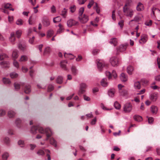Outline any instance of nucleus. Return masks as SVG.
<instances>
[{
  "instance_id": "32",
  "label": "nucleus",
  "mask_w": 160,
  "mask_h": 160,
  "mask_svg": "<svg viewBox=\"0 0 160 160\" xmlns=\"http://www.w3.org/2000/svg\"><path fill=\"white\" fill-rule=\"evenodd\" d=\"M106 78L103 79L101 81V84L103 87H106L108 86V83L107 82Z\"/></svg>"
},
{
  "instance_id": "9",
  "label": "nucleus",
  "mask_w": 160,
  "mask_h": 160,
  "mask_svg": "<svg viewBox=\"0 0 160 160\" xmlns=\"http://www.w3.org/2000/svg\"><path fill=\"white\" fill-rule=\"evenodd\" d=\"M106 75L108 77L109 80L111 79L112 77L115 78L117 77V74L116 73V71L114 70H113L112 74L109 72H106Z\"/></svg>"
},
{
  "instance_id": "3",
  "label": "nucleus",
  "mask_w": 160,
  "mask_h": 160,
  "mask_svg": "<svg viewBox=\"0 0 160 160\" xmlns=\"http://www.w3.org/2000/svg\"><path fill=\"white\" fill-rule=\"evenodd\" d=\"M124 87V86L121 84L118 85L119 92L121 96L126 97L128 94V91L126 89L123 88Z\"/></svg>"
},
{
  "instance_id": "44",
  "label": "nucleus",
  "mask_w": 160,
  "mask_h": 160,
  "mask_svg": "<svg viewBox=\"0 0 160 160\" xmlns=\"http://www.w3.org/2000/svg\"><path fill=\"white\" fill-rule=\"evenodd\" d=\"M71 71L72 73L74 75H76L77 73V70L75 66H73L71 68Z\"/></svg>"
},
{
  "instance_id": "17",
  "label": "nucleus",
  "mask_w": 160,
  "mask_h": 160,
  "mask_svg": "<svg viewBox=\"0 0 160 160\" xmlns=\"http://www.w3.org/2000/svg\"><path fill=\"white\" fill-rule=\"evenodd\" d=\"M24 92L26 94H29L31 91V86L29 85H26L25 86L24 89Z\"/></svg>"
},
{
  "instance_id": "25",
  "label": "nucleus",
  "mask_w": 160,
  "mask_h": 160,
  "mask_svg": "<svg viewBox=\"0 0 160 160\" xmlns=\"http://www.w3.org/2000/svg\"><path fill=\"white\" fill-rule=\"evenodd\" d=\"M64 56L65 58H68L70 59H73L74 58V56L73 55L70 53H65Z\"/></svg>"
},
{
  "instance_id": "40",
  "label": "nucleus",
  "mask_w": 160,
  "mask_h": 160,
  "mask_svg": "<svg viewBox=\"0 0 160 160\" xmlns=\"http://www.w3.org/2000/svg\"><path fill=\"white\" fill-rule=\"evenodd\" d=\"M134 119L136 121L140 122L142 120V118L138 115H135L133 117Z\"/></svg>"
},
{
  "instance_id": "38",
  "label": "nucleus",
  "mask_w": 160,
  "mask_h": 160,
  "mask_svg": "<svg viewBox=\"0 0 160 160\" xmlns=\"http://www.w3.org/2000/svg\"><path fill=\"white\" fill-rule=\"evenodd\" d=\"M3 141L7 145H9L10 143V140L8 137H5L3 138Z\"/></svg>"
},
{
  "instance_id": "22",
  "label": "nucleus",
  "mask_w": 160,
  "mask_h": 160,
  "mask_svg": "<svg viewBox=\"0 0 160 160\" xmlns=\"http://www.w3.org/2000/svg\"><path fill=\"white\" fill-rule=\"evenodd\" d=\"M115 92V90L114 89H111L108 91V95L110 97H113L114 96V93Z\"/></svg>"
},
{
  "instance_id": "18",
  "label": "nucleus",
  "mask_w": 160,
  "mask_h": 160,
  "mask_svg": "<svg viewBox=\"0 0 160 160\" xmlns=\"http://www.w3.org/2000/svg\"><path fill=\"white\" fill-rule=\"evenodd\" d=\"M120 78L121 80L123 82H125L128 80L127 76L123 73L121 74Z\"/></svg>"
},
{
  "instance_id": "29",
  "label": "nucleus",
  "mask_w": 160,
  "mask_h": 160,
  "mask_svg": "<svg viewBox=\"0 0 160 160\" xmlns=\"http://www.w3.org/2000/svg\"><path fill=\"white\" fill-rule=\"evenodd\" d=\"M141 87L140 82L138 81L135 82L134 84V87L135 89H139Z\"/></svg>"
},
{
  "instance_id": "28",
  "label": "nucleus",
  "mask_w": 160,
  "mask_h": 160,
  "mask_svg": "<svg viewBox=\"0 0 160 160\" xmlns=\"http://www.w3.org/2000/svg\"><path fill=\"white\" fill-rule=\"evenodd\" d=\"M144 9V8L143 4L140 2L138 3L137 7V11H140Z\"/></svg>"
},
{
  "instance_id": "37",
  "label": "nucleus",
  "mask_w": 160,
  "mask_h": 160,
  "mask_svg": "<svg viewBox=\"0 0 160 160\" xmlns=\"http://www.w3.org/2000/svg\"><path fill=\"white\" fill-rule=\"evenodd\" d=\"M63 78L61 76H59L56 79V82L57 83L61 84L62 82Z\"/></svg>"
},
{
  "instance_id": "41",
  "label": "nucleus",
  "mask_w": 160,
  "mask_h": 160,
  "mask_svg": "<svg viewBox=\"0 0 160 160\" xmlns=\"http://www.w3.org/2000/svg\"><path fill=\"white\" fill-rule=\"evenodd\" d=\"M9 156V154L7 152H5L2 155V158L3 160H6Z\"/></svg>"
},
{
  "instance_id": "50",
  "label": "nucleus",
  "mask_w": 160,
  "mask_h": 160,
  "mask_svg": "<svg viewBox=\"0 0 160 160\" xmlns=\"http://www.w3.org/2000/svg\"><path fill=\"white\" fill-rule=\"evenodd\" d=\"M94 8L96 10L97 12L99 14L100 12V9L97 3H95V6H94Z\"/></svg>"
},
{
  "instance_id": "33",
  "label": "nucleus",
  "mask_w": 160,
  "mask_h": 160,
  "mask_svg": "<svg viewBox=\"0 0 160 160\" xmlns=\"http://www.w3.org/2000/svg\"><path fill=\"white\" fill-rule=\"evenodd\" d=\"M15 112L12 110L9 111L8 112V116L10 118L13 117L15 115Z\"/></svg>"
},
{
  "instance_id": "62",
  "label": "nucleus",
  "mask_w": 160,
  "mask_h": 160,
  "mask_svg": "<svg viewBox=\"0 0 160 160\" xmlns=\"http://www.w3.org/2000/svg\"><path fill=\"white\" fill-rule=\"evenodd\" d=\"M6 112L5 111L2 110H0V116H2L5 115Z\"/></svg>"
},
{
  "instance_id": "24",
  "label": "nucleus",
  "mask_w": 160,
  "mask_h": 160,
  "mask_svg": "<svg viewBox=\"0 0 160 160\" xmlns=\"http://www.w3.org/2000/svg\"><path fill=\"white\" fill-rule=\"evenodd\" d=\"M0 65L4 68H8L9 67V63L7 61H3L0 63Z\"/></svg>"
},
{
  "instance_id": "19",
  "label": "nucleus",
  "mask_w": 160,
  "mask_h": 160,
  "mask_svg": "<svg viewBox=\"0 0 160 160\" xmlns=\"http://www.w3.org/2000/svg\"><path fill=\"white\" fill-rule=\"evenodd\" d=\"M158 98V94L157 93H153L151 95L150 99L153 102H155Z\"/></svg>"
},
{
  "instance_id": "53",
  "label": "nucleus",
  "mask_w": 160,
  "mask_h": 160,
  "mask_svg": "<svg viewBox=\"0 0 160 160\" xmlns=\"http://www.w3.org/2000/svg\"><path fill=\"white\" fill-rule=\"evenodd\" d=\"M84 11V8H81L79 9V16H83L82 14L83 13Z\"/></svg>"
},
{
  "instance_id": "55",
  "label": "nucleus",
  "mask_w": 160,
  "mask_h": 160,
  "mask_svg": "<svg viewBox=\"0 0 160 160\" xmlns=\"http://www.w3.org/2000/svg\"><path fill=\"white\" fill-rule=\"evenodd\" d=\"M94 2L93 0H91L89 2V3L88 4V8H91V7H92V6L93 5V4H94Z\"/></svg>"
},
{
  "instance_id": "39",
  "label": "nucleus",
  "mask_w": 160,
  "mask_h": 160,
  "mask_svg": "<svg viewBox=\"0 0 160 160\" xmlns=\"http://www.w3.org/2000/svg\"><path fill=\"white\" fill-rule=\"evenodd\" d=\"M58 27L59 28L57 31V34L60 33L62 32L63 31L64 29L63 26L61 24H59L58 25Z\"/></svg>"
},
{
  "instance_id": "57",
  "label": "nucleus",
  "mask_w": 160,
  "mask_h": 160,
  "mask_svg": "<svg viewBox=\"0 0 160 160\" xmlns=\"http://www.w3.org/2000/svg\"><path fill=\"white\" fill-rule=\"evenodd\" d=\"M16 34L18 38H19L22 34V31L20 30L17 31L16 32Z\"/></svg>"
},
{
  "instance_id": "21",
  "label": "nucleus",
  "mask_w": 160,
  "mask_h": 160,
  "mask_svg": "<svg viewBox=\"0 0 160 160\" xmlns=\"http://www.w3.org/2000/svg\"><path fill=\"white\" fill-rule=\"evenodd\" d=\"M24 85V83L23 82H20V84L15 82L14 84L15 89L17 90H18L20 88V86H23Z\"/></svg>"
},
{
  "instance_id": "35",
  "label": "nucleus",
  "mask_w": 160,
  "mask_h": 160,
  "mask_svg": "<svg viewBox=\"0 0 160 160\" xmlns=\"http://www.w3.org/2000/svg\"><path fill=\"white\" fill-rule=\"evenodd\" d=\"M51 51V49L49 47H46L44 49L43 52V55H45L49 54Z\"/></svg>"
},
{
  "instance_id": "26",
  "label": "nucleus",
  "mask_w": 160,
  "mask_h": 160,
  "mask_svg": "<svg viewBox=\"0 0 160 160\" xmlns=\"http://www.w3.org/2000/svg\"><path fill=\"white\" fill-rule=\"evenodd\" d=\"M133 70L134 68L133 67L131 66H128L127 69V72L130 75H131L132 74V72L133 71Z\"/></svg>"
},
{
  "instance_id": "60",
  "label": "nucleus",
  "mask_w": 160,
  "mask_h": 160,
  "mask_svg": "<svg viewBox=\"0 0 160 160\" xmlns=\"http://www.w3.org/2000/svg\"><path fill=\"white\" fill-rule=\"evenodd\" d=\"M148 120L149 123H152L154 121V118L152 117H149Z\"/></svg>"
},
{
  "instance_id": "16",
  "label": "nucleus",
  "mask_w": 160,
  "mask_h": 160,
  "mask_svg": "<svg viewBox=\"0 0 160 160\" xmlns=\"http://www.w3.org/2000/svg\"><path fill=\"white\" fill-rule=\"evenodd\" d=\"M42 23L43 25L46 27L48 26L50 24L49 19L46 17H44L43 18L42 21Z\"/></svg>"
},
{
  "instance_id": "20",
  "label": "nucleus",
  "mask_w": 160,
  "mask_h": 160,
  "mask_svg": "<svg viewBox=\"0 0 160 160\" xmlns=\"http://www.w3.org/2000/svg\"><path fill=\"white\" fill-rule=\"evenodd\" d=\"M50 151L48 149L45 150V151H43L42 150L40 149L37 152V154L39 155H42L45 154L46 152H50Z\"/></svg>"
},
{
  "instance_id": "10",
  "label": "nucleus",
  "mask_w": 160,
  "mask_h": 160,
  "mask_svg": "<svg viewBox=\"0 0 160 160\" xmlns=\"http://www.w3.org/2000/svg\"><path fill=\"white\" fill-rule=\"evenodd\" d=\"M78 24V22L73 19H70L67 22V24L68 27H71L73 26L76 25Z\"/></svg>"
},
{
  "instance_id": "2",
  "label": "nucleus",
  "mask_w": 160,
  "mask_h": 160,
  "mask_svg": "<svg viewBox=\"0 0 160 160\" xmlns=\"http://www.w3.org/2000/svg\"><path fill=\"white\" fill-rule=\"evenodd\" d=\"M127 5H125L123 8V12L124 14L126 16L132 18L134 14V11L131 8L128 7Z\"/></svg>"
},
{
  "instance_id": "6",
  "label": "nucleus",
  "mask_w": 160,
  "mask_h": 160,
  "mask_svg": "<svg viewBox=\"0 0 160 160\" xmlns=\"http://www.w3.org/2000/svg\"><path fill=\"white\" fill-rule=\"evenodd\" d=\"M87 87V85L85 83H82L80 85V88L78 92V94L81 95L83 94L85 92V89Z\"/></svg>"
},
{
  "instance_id": "4",
  "label": "nucleus",
  "mask_w": 160,
  "mask_h": 160,
  "mask_svg": "<svg viewBox=\"0 0 160 160\" xmlns=\"http://www.w3.org/2000/svg\"><path fill=\"white\" fill-rule=\"evenodd\" d=\"M98 68L100 71H101L102 69L105 67H107L108 64H105V62L101 60L98 59L96 61Z\"/></svg>"
},
{
  "instance_id": "59",
  "label": "nucleus",
  "mask_w": 160,
  "mask_h": 160,
  "mask_svg": "<svg viewBox=\"0 0 160 160\" xmlns=\"http://www.w3.org/2000/svg\"><path fill=\"white\" fill-rule=\"evenodd\" d=\"M13 64L14 66L16 68H18L19 67V65L18 63L15 60L13 61Z\"/></svg>"
},
{
  "instance_id": "27",
  "label": "nucleus",
  "mask_w": 160,
  "mask_h": 160,
  "mask_svg": "<svg viewBox=\"0 0 160 160\" xmlns=\"http://www.w3.org/2000/svg\"><path fill=\"white\" fill-rule=\"evenodd\" d=\"M110 43L112 44H113V45L115 46H116L117 44V40L115 38H111L110 41Z\"/></svg>"
},
{
  "instance_id": "7",
  "label": "nucleus",
  "mask_w": 160,
  "mask_h": 160,
  "mask_svg": "<svg viewBox=\"0 0 160 160\" xmlns=\"http://www.w3.org/2000/svg\"><path fill=\"white\" fill-rule=\"evenodd\" d=\"M110 61L111 64L113 66H117L119 64V60L117 57H112L110 59Z\"/></svg>"
},
{
  "instance_id": "1",
  "label": "nucleus",
  "mask_w": 160,
  "mask_h": 160,
  "mask_svg": "<svg viewBox=\"0 0 160 160\" xmlns=\"http://www.w3.org/2000/svg\"><path fill=\"white\" fill-rule=\"evenodd\" d=\"M38 130L40 133H45L47 136L46 140H48L49 138L52 135V132L51 130L48 128H46L45 130L39 126H33L31 129V132L33 134H36L37 132V131Z\"/></svg>"
},
{
  "instance_id": "36",
  "label": "nucleus",
  "mask_w": 160,
  "mask_h": 160,
  "mask_svg": "<svg viewBox=\"0 0 160 160\" xmlns=\"http://www.w3.org/2000/svg\"><path fill=\"white\" fill-rule=\"evenodd\" d=\"M67 10L65 8H64L62 11L61 15H62L64 18H66L67 16Z\"/></svg>"
},
{
  "instance_id": "49",
  "label": "nucleus",
  "mask_w": 160,
  "mask_h": 160,
  "mask_svg": "<svg viewBox=\"0 0 160 160\" xmlns=\"http://www.w3.org/2000/svg\"><path fill=\"white\" fill-rule=\"evenodd\" d=\"M18 76V75L14 72H12L10 74V77L12 78H16Z\"/></svg>"
},
{
  "instance_id": "42",
  "label": "nucleus",
  "mask_w": 160,
  "mask_h": 160,
  "mask_svg": "<svg viewBox=\"0 0 160 160\" xmlns=\"http://www.w3.org/2000/svg\"><path fill=\"white\" fill-rule=\"evenodd\" d=\"M3 82L5 84H10L11 83L9 79L5 78H3Z\"/></svg>"
},
{
  "instance_id": "51",
  "label": "nucleus",
  "mask_w": 160,
  "mask_h": 160,
  "mask_svg": "<svg viewBox=\"0 0 160 160\" xmlns=\"http://www.w3.org/2000/svg\"><path fill=\"white\" fill-rule=\"evenodd\" d=\"M115 108L118 109H119L121 108V105L117 102H116L114 104Z\"/></svg>"
},
{
  "instance_id": "45",
  "label": "nucleus",
  "mask_w": 160,
  "mask_h": 160,
  "mask_svg": "<svg viewBox=\"0 0 160 160\" xmlns=\"http://www.w3.org/2000/svg\"><path fill=\"white\" fill-rule=\"evenodd\" d=\"M61 20V18L60 17L58 16L54 18L53 19V22L54 23H56L60 22Z\"/></svg>"
},
{
  "instance_id": "64",
  "label": "nucleus",
  "mask_w": 160,
  "mask_h": 160,
  "mask_svg": "<svg viewBox=\"0 0 160 160\" xmlns=\"http://www.w3.org/2000/svg\"><path fill=\"white\" fill-rule=\"evenodd\" d=\"M157 62L158 68L160 69V58L159 57L157 58Z\"/></svg>"
},
{
  "instance_id": "52",
  "label": "nucleus",
  "mask_w": 160,
  "mask_h": 160,
  "mask_svg": "<svg viewBox=\"0 0 160 160\" xmlns=\"http://www.w3.org/2000/svg\"><path fill=\"white\" fill-rule=\"evenodd\" d=\"M8 58V56L5 54H2L0 55V60H2L4 58Z\"/></svg>"
},
{
  "instance_id": "12",
  "label": "nucleus",
  "mask_w": 160,
  "mask_h": 160,
  "mask_svg": "<svg viewBox=\"0 0 160 160\" xmlns=\"http://www.w3.org/2000/svg\"><path fill=\"white\" fill-rule=\"evenodd\" d=\"M127 48V46L126 45H121L117 48V54H118L120 52H122L125 51Z\"/></svg>"
},
{
  "instance_id": "58",
  "label": "nucleus",
  "mask_w": 160,
  "mask_h": 160,
  "mask_svg": "<svg viewBox=\"0 0 160 160\" xmlns=\"http://www.w3.org/2000/svg\"><path fill=\"white\" fill-rule=\"evenodd\" d=\"M18 144L19 145H21V147H23L24 144V141L22 140H20L18 142Z\"/></svg>"
},
{
  "instance_id": "34",
  "label": "nucleus",
  "mask_w": 160,
  "mask_h": 160,
  "mask_svg": "<svg viewBox=\"0 0 160 160\" xmlns=\"http://www.w3.org/2000/svg\"><path fill=\"white\" fill-rule=\"evenodd\" d=\"M18 47L21 50L23 51L26 48V45L24 43H20L18 45Z\"/></svg>"
},
{
  "instance_id": "14",
  "label": "nucleus",
  "mask_w": 160,
  "mask_h": 160,
  "mask_svg": "<svg viewBox=\"0 0 160 160\" xmlns=\"http://www.w3.org/2000/svg\"><path fill=\"white\" fill-rule=\"evenodd\" d=\"M68 63V62L66 60H63L60 63V66L61 68L65 70H67L68 68L66 67V64Z\"/></svg>"
},
{
  "instance_id": "15",
  "label": "nucleus",
  "mask_w": 160,
  "mask_h": 160,
  "mask_svg": "<svg viewBox=\"0 0 160 160\" xmlns=\"http://www.w3.org/2000/svg\"><path fill=\"white\" fill-rule=\"evenodd\" d=\"M150 111L153 114H156L158 111V108L156 106L152 105L151 107Z\"/></svg>"
},
{
  "instance_id": "61",
  "label": "nucleus",
  "mask_w": 160,
  "mask_h": 160,
  "mask_svg": "<svg viewBox=\"0 0 160 160\" xmlns=\"http://www.w3.org/2000/svg\"><path fill=\"white\" fill-rule=\"evenodd\" d=\"M148 81L145 79H142L141 80V83L144 85H146L148 83Z\"/></svg>"
},
{
  "instance_id": "46",
  "label": "nucleus",
  "mask_w": 160,
  "mask_h": 160,
  "mask_svg": "<svg viewBox=\"0 0 160 160\" xmlns=\"http://www.w3.org/2000/svg\"><path fill=\"white\" fill-rule=\"evenodd\" d=\"M50 143L54 146L55 147L57 146L56 142L55 140L52 138H51L50 139Z\"/></svg>"
},
{
  "instance_id": "5",
  "label": "nucleus",
  "mask_w": 160,
  "mask_h": 160,
  "mask_svg": "<svg viewBox=\"0 0 160 160\" xmlns=\"http://www.w3.org/2000/svg\"><path fill=\"white\" fill-rule=\"evenodd\" d=\"M152 11L153 15L156 17L158 21H160V10L155 8H153Z\"/></svg>"
},
{
  "instance_id": "48",
  "label": "nucleus",
  "mask_w": 160,
  "mask_h": 160,
  "mask_svg": "<svg viewBox=\"0 0 160 160\" xmlns=\"http://www.w3.org/2000/svg\"><path fill=\"white\" fill-rule=\"evenodd\" d=\"M28 60V57L26 56L22 55V56L20 60L21 62H25L27 61Z\"/></svg>"
},
{
  "instance_id": "13",
  "label": "nucleus",
  "mask_w": 160,
  "mask_h": 160,
  "mask_svg": "<svg viewBox=\"0 0 160 160\" xmlns=\"http://www.w3.org/2000/svg\"><path fill=\"white\" fill-rule=\"evenodd\" d=\"M141 38L139 41L141 44H143L145 43L148 40V36L146 34H143L141 36Z\"/></svg>"
},
{
  "instance_id": "47",
  "label": "nucleus",
  "mask_w": 160,
  "mask_h": 160,
  "mask_svg": "<svg viewBox=\"0 0 160 160\" xmlns=\"http://www.w3.org/2000/svg\"><path fill=\"white\" fill-rule=\"evenodd\" d=\"M54 89L53 85L52 84H50L49 85L48 88V92H50L52 91Z\"/></svg>"
},
{
  "instance_id": "11",
  "label": "nucleus",
  "mask_w": 160,
  "mask_h": 160,
  "mask_svg": "<svg viewBox=\"0 0 160 160\" xmlns=\"http://www.w3.org/2000/svg\"><path fill=\"white\" fill-rule=\"evenodd\" d=\"M79 18L81 22L83 23L87 22L88 20V16L85 14H83L82 16H79Z\"/></svg>"
},
{
  "instance_id": "54",
  "label": "nucleus",
  "mask_w": 160,
  "mask_h": 160,
  "mask_svg": "<svg viewBox=\"0 0 160 160\" xmlns=\"http://www.w3.org/2000/svg\"><path fill=\"white\" fill-rule=\"evenodd\" d=\"M23 21L21 19H18L16 22V24L18 25H21L23 24Z\"/></svg>"
},
{
  "instance_id": "63",
  "label": "nucleus",
  "mask_w": 160,
  "mask_h": 160,
  "mask_svg": "<svg viewBox=\"0 0 160 160\" xmlns=\"http://www.w3.org/2000/svg\"><path fill=\"white\" fill-rule=\"evenodd\" d=\"M123 21L122 20H121L120 21L118 22V24L120 26L121 28H122L123 27Z\"/></svg>"
},
{
  "instance_id": "30",
  "label": "nucleus",
  "mask_w": 160,
  "mask_h": 160,
  "mask_svg": "<svg viewBox=\"0 0 160 160\" xmlns=\"http://www.w3.org/2000/svg\"><path fill=\"white\" fill-rule=\"evenodd\" d=\"M9 40L11 43L12 44L14 43V42L15 40V34L14 33H11Z\"/></svg>"
},
{
  "instance_id": "23",
  "label": "nucleus",
  "mask_w": 160,
  "mask_h": 160,
  "mask_svg": "<svg viewBox=\"0 0 160 160\" xmlns=\"http://www.w3.org/2000/svg\"><path fill=\"white\" fill-rule=\"evenodd\" d=\"M18 51L17 50H14L13 51L12 53V57L13 59L17 58L18 56Z\"/></svg>"
},
{
  "instance_id": "43",
  "label": "nucleus",
  "mask_w": 160,
  "mask_h": 160,
  "mask_svg": "<svg viewBox=\"0 0 160 160\" xmlns=\"http://www.w3.org/2000/svg\"><path fill=\"white\" fill-rule=\"evenodd\" d=\"M21 121L20 119L19 118H17L16 119L15 121V123L17 126L18 128H20L21 127Z\"/></svg>"
},
{
  "instance_id": "31",
  "label": "nucleus",
  "mask_w": 160,
  "mask_h": 160,
  "mask_svg": "<svg viewBox=\"0 0 160 160\" xmlns=\"http://www.w3.org/2000/svg\"><path fill=\"white\" fill-rule=\"evenodd\" d=\"M54 33V31L52 30H49L47 32V37L48 38H51Z\"/></svg>"
},
{
  "instance_id": "8",
  "label": "nucleus",
  "mask_w": 160,
  "mask_h": 160,
  "mask_svg": "<svg viewBox=\"0 0 160 160\" xmlns=\"http://www.w3.org/2000/svg\"><path fill=\"white\" fill-rule=\"evenodd\" d=\"M124 111L126 112H131L132 109V105L130 103H127L125 104L124 108Z\"/></svg>"
},
{
  "instance_id": "56",
  "label": "nucleus",
  "mask_w": 160,
  "mask_h": 160,
  "mask_svg": "<svg viewBox=\"0 0 160 160\" xmlns=\"http://www.w3.org/2000/svg\"><path fill=\"white\" fill-rule=\"evenodd\" d=\"M13 20V16H8V22L11 23Z\"/></svg>"
}]
</instances>
